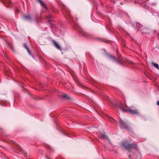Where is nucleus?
Returning a JSON list of instances; mask_svg holds the SVG:
<instances>
[{"instance_id": "obj_1", "label": "nucleus", "mask_w": 159, "mask_h": 159, "mask_svg": "<svg viewBox=\"0 0 159 159\" xmlns=\"http://www.w3.org/2000/svg\"><path fill=\"white\" fill-rule=\"evenodd\" d=\"M124 146V147L126 149L129 150L130 148H136V145H134L133 144H129L126 145Z\"/></svg>"}, {"instance_id": "obj_2", "label": "nucleus", "mask_w": 159, "mask_h": 159, "mask_svg": "<svg viewBox=\"0 0 159 159\" xmlns=\"http://www.w3.org/2000/svg\"><path fill=\"white\" fill-rule=\"evenodd\" d=\"M121 108L124 112L129 111L131 114H137L138 113L137 111L136 110H132L131 109L126 110L123 107H121Z\"/></svg>"}, {"instance_id": "obj_3", "label": "nucleus", "mask_w": 159, "mask_h": 159, "mask_svg": "<svg viewBox=\"0 0 159 159\" xmlns=\"http://www.w3.org/2000/svg\"><path fill=\"white\" fill-rule=\"evenodd\" d=\"M110 59L113 62H116L118 64H121V62L120 61L116 58L114 56H111L110 57Z\"/></svg>"}, {"instance_id": "obj_4", "label": "nucleus", "mask_w": 159, "mask_h": 159, "mask_svg": "<svg viewBox=\"0 0 159 159\" xmlns=\"http://www.w3.org/2000/svg\"><path fill=\"white\" fill-rule=\"evenodd\" d=\"M120 126L122 128H124L125 129L127 128V126L126 124L124 122L121 120H120Z\"/></svg>"}, {"instance_id": "obj_5", "label": "nucleus", "mask_w": 159, "mask_h": 159, "mask_svg": "<svg viewBox=\"0 0 159 159\" xmlns=\"http://www.w3.org/2000/svg\"><path fill=\"white\" fill-rule=\"evenodd\" d=\"M99 137L105 140L108 142V143H109L110 141L109 139L107 138V136L105 134H102L101 136H99Z\"/></svg>"}, {"instance_id": "obj_6", "label": "nucleus", "mask_w": 159, "mask_h": 159, "mask_svg": "<svg viewBox=\"0 0 159 159\" xmlns=\"http://www.w3.org/2000/svg\"><path fill=\"white\" fill-rule=\"evenodd\" d=\"M23 18L25 20L28 21H30L31 20V16L30 15L24 16Z\"/></svg>"}, {"instance_id": "obj_7", "label": "nucleus", "mask_w": 159, "mask_h": 159, "mask_svg": "<svg viewBox=\"0 0 159 159\" xmlns=\"http://www.w3.org/2000/svg\"><path fill=\"white\" fill-rule=\"evenodd\" d=\"M53 43L55 46L57 48L60 50H61V48L60 46L57 42L54 41H53Z\"/></svg>"}, {"instance_id": "obj_8", "label": "nucleus", "mask_w": 159, "mask_h": 159, "mask_svg": "<svg viewBox=\"0 0 159 159\" xmlns=\"http://www.w3.org/2000/svg\"><path fill=\"white\" fill-rule=\"evenodd\" d=\"M40 3L46 9L47 8V7L45 4L43 3L41 0H38Z\"/></svg>"}, {"instance_id": "obj_9", "label": "nucleus", "mask_w": 159, "mask_h": 159, "mask_svg": "<svg viewBox=\"0 0 159 159\" xmlns=\"http://www.w3.org/2000/svg\"><path fill=\"white\" fill-rule=\"evenodd\" d=\"M152 64L155 68L159 69V66L158 64L152 63Z\"/></svg>"}, {"instance_id": "obj_10", "label": "nucleus", "mask_w": 159, "mask_h": 159, "mask_svg": "<svg viewBox=\"0 0 159 159\" xmlns=\"http://www.w3.org/2000/svg\"><path fill=\"white\" fill-rule=\"evenodd\" d=\"M24 46H25V47L26 48V49H27V51H28V53L29 54H30V50H29L28 48V47H27L26 44L25 43L24 44Z\"/></svg>"}, {"instance_id": "obj_11", "label": "nucleus", "mask_w": 159, "mask_h": 159, "mask_svg": "<svg viewBox=\"0 0 159 159\" xmlns=\"http://www.w3.org/2000/svg\"><path fill=\"white\" fill-rule=\"evenodd\" d=\"M63 97L64 98H68V95L67 94H65V95H64L63 96Z\"/></svg>"}, {"instance_id": "obj_12", "label": "nucleus", "mask_w": 159, "mask_h": 159, "mask_svg": "<svg viewBox=\"0 0 159 159\" xmlns=\"http://www.w3.org/2000/svg\"><path fill=\"white\" fill-rule=\"evenodd\" d=\"M108 117H109V118L110 119V121L111 122V120H113V119H112V118H111V117H110L109 116Z\"/></svg>"}, {"instance_id": "obj_13", "label": "nucleus", "mask_w": 159, "mask_h": 159, "mask_svg": "<svg viewBox=\"0 0 159 159\" xmlns=\"http://www.w3.org/2000/svg\"><path fill=\"white\" fill-rule=\"evenodd\" d=\"M7 0V3H9L10 2V0Z\"/></svg>"}, {"instance_id": "obj_14", "label": "nucleus", "mask_w": 159, "mask_h": 159, "mask_svg": "<svg viewBox=\"0 0 159 159\" xmlns=\"http://www.w3.org/2000/svg\"><path fill=\"white\" fill-rule=\"evenodd\" d=\"M39 20H40L39 19H38V20H36V22H37V23H39Z\"/></svg>"}, {"instance_id": "obj_15", "label": "nucleus", "mask_w": 159, "mask_h": 159, "mask_svg": "<svg viewBox=\"0 0 159 159\" xmlns=\"http://www.w3.org/2000/svg\"><path fill=\"white\" fill-rule=\"evenodd\" d=\"M157 104L158 105H159V101H157Z\"/></svg>"}, {"instance_id": "obj_16", "label": "nucleus", "mask_w": 159, "mask_h": 159, "mask_svg": "<svg viewBox=\"0 0 159 159\" xmlns=\"http://www.w3.org/2000/svg\"><path fill=\"white\" fill-rule=\"evenodd\" d=\"M51 16H49V17H48V19H49L51 18Z\"/></svg>"}]
</instances>
